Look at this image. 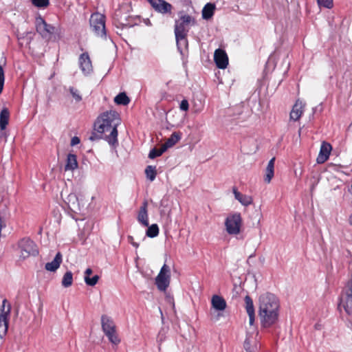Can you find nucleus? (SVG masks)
Returning <instances> with one entry per match:
<instances>
[{
  "label": "nucleus",
  "mask_w": 352,
  "mask_h": 352,
  "mask_svg": "<svg viewBox=\"0 0 352 352\" xmlns=\"http://www.w3.org/2000/svg\"><path fill=\"white\" fill-rule=\"evenodd\" d=\"M280 302L273 294L265 293L258 298V317L261 326L267 329L274 327L278 321Z\"/></svg>",
  "instance_id": "obj_1"
},
{
  "label": "nucleus",
  "mask_w": 352,
  "mask_h": 352,
  "mask_svg": "<svg viewBox=\"0 0 352 352\" xmlns=\"http://www.w3.org/2000/svg\"><path fill=\"white\" fill-rule=\"evenodd\" d=\"M120 123L119 114L116 111H107L98 117L94 122V131L99 134L109 133L105 135L104 139L111 146H116L118 142L117 127Z\"/></svg>",
  "instance_id": "obj_2"
},
{
  "label": "nucleus",
  "mask_w": 352,
  "mask_h": 352,
  "mask_svg": "<svg viewBox=\"0 0 352 352\" xmlns=\"http://www.w3.org/2000/svg\"><path fill=\"white\" fill-rule=\"evenodd\" d=\"M179 19L175 21V35L178 48L179 44L183 42L184 44L187 43L186 37L190 27L196 24V20L192 16L185 14L183 11L179 13Z\"/></svg>",
  "instance_id": "obj_3"
},
{
  "label": "nucleus",
  "mask_w": 352,
  "mask_h": 352,
  "mask_svg": "<svg viewBox=\"0 0 352 352\" xmlns=\"http://www.w3.org/2000/svg\"><path fill=\"white\" fill-rule=\"evenodd\" d=\"M19 261H23L30 256H36L39 252L36 244L30 238H23L18 241Z\"/></svg>",
  "instance_id": "obj_4"
},
{
  "label": "nucleus",
  "mask_w": 352,
  "mask_h": 352,
  "mask_svg": "<svg viewBox=\"0 0 352 352\" xmlns=\"http://www.w3.org/2000/svg\"><path fill=\"white\" fill-rule=\"evenodd\" d=\"M90 27L92 31L100 37L105 36V17L100 13H94L89 19Z\"/></svg>",
  "instance_id": "obj_5"
},
{
  "label": "nucleus",
  "mask_w": 352,
  "mask_h": 352,
  "mask_svg": "<svg viewBox=\"0 0 352 352\" xmlns=\"http://www.w3.org/2000/svg\"><path fill=\"white\" fill-rule=\"evenodd\" d=\"M242 219L240 213H234L228 216L225 222L226 231L230 234H238L240 232Z\"/></svg>",
  "instance_id": "obj_6"
},
{
  "label": "nucleus",
  "mask_w": 352,
  "mask_h": 352,
  "mask_svg": "<svg viewBox=\"0 0 352 352\" xmlns=\"http://www.w3.org/2000/svg\"><path fill=\"white\" fill-rule=\"evenodd\" d=\"M170 280V268L164 264L157 277L155 278V284L160 291L164 292L169 286Z\"/></svg>",
  "instance_id": "obj_7"
},
{
  "label": "nucleus",
  "mask_w": 352,
  "mask_h": 352,
  "mask_svg": "<svg viewBox=\"0 0 352 352\" xmlns=\"http://www.w3.org/2000/svg\"><path fill=\"white\" fill-rule=\"evenodd\" d=\"M8 303L7 300H3L2 303V313L0 314V339H2L8 331V316L10 311V305H8V309L5 310L6 304Z\"/></svg>",
  "instance_id": "obj_8"
},
{
  "label": "nucleus",
  "mask_w": 352,
  "mask_h": 352,
  "mask_svg": "<svg viewBox=\"0 0 352 352\" xmlns=\"http://www.w3.org/2000/svg\"><path fill=\"white\" fill-rule=\"evenodd\" d=\"M36 29L43 37H47L54 32L55 28L47 24L41 16H38L36 19Z\"/></svg>",
  "instance_id": "obj_9"
},
{
  "label": "nucleus",
  "mask_w": 352,
  "mask_h": 352,
  "mask_svg": "<svg viewBox=\"0 0 352 352\" xmlns=\"http://www.w3.org/2000/svg\"><path fill=\"white\" fill-rule=\"evenodd\" d=\"M153 9L163 14H170L173 6L164 0H148Z\"/></svg>",
  "instance_id": "obj_10"
},
{
  "label": "nucleus",
  "mask_w": 352,
  "mask_h": 352,
  "mask_svg": "<svg viewBox=\"0 0 352 352\" xmlns=\"http://www.w3.org/2000/svg\"><path fill=\"white\" fill-rule=\"evenodd\" d=\"M78 63L82 72L85 75H89L93 72L91 61L87 52L80 55Z\"/></svg>",
  "instance_id": "obj_11"
},
{
  "label": "nucleus",
  "mask_w": 352,
  "mask_h": 352,
  "mask_svg": "<svg viewBox=\"0 0 352 352\" xmlns=\"http://www.w3.org/2000/svg\"><path fill=\"white\" fill-rule=\"evenodd\" d=\"M214 60L217 67L219 69H226L228 65V57L222 49H217L214 53Z\"/></svg>",
  "instance_id": "obj_12"
},
{
  "label": "nucleus",
  "mask_w": 352,
  "mask_h": 352,
  "mask_svg": "<svg viewBox=\"0 0 352 352\" xmlns=\"http://www.w3.org/2000/svg\"><path fill=\"white\" fill-rule=\"evenodd\" d=\"M331 150V145L329 143L323 142L321 144L320 152L316 159L317 163H324L329 159Z\"/></svg>",
  "instance_id": "obj_13"
},
{
  "label": "nucleus",
  "mask_w": 352,
  "mask_h": 352,
  "mask_svg": "<svg viewBox=\"0 0 352 352\" xmlns=\"http://www.w3.org/2000/svg\"><path fill=\"white\" fill-rule=\"evenodd\" d=\"M148 202L144 200L140 208V210L138 214L137 220L144 227L148 226Z\"/></svg>",
  "instance_id": "obj_14"
},
{
  "label": "nucleus",
  "mask_w": 352,
  "mask_h": 352,
  "mask_svg": "<svg viewBox=\"0 0 352 352\" xmlns=\"http://www.w3.org/2000/svg\"><path fill=\"white\" fill-rule=\"evenodd\" d=\"M304 107L305 105L301 101L297 100L290 112V120H298L304 111Z\"/></svg>",
  "instance_id": "obj_15"
},
{
  "label": "nucleus",
  "mask_w": 352,
  "mask_h": 352,
  "mask_svg": "<svg viewBox=\"0 0 352 352\" xmlns=\"http://www.w3.org/2000/svg\"><path fill=\"white\" fill-rule=\"evenodd\" d=\"M101 326L104 333L116 329V326L113 319L107 315H102L101 316Z\"/></svg>",
  "instance_id": "obj_16"
},
{
  "label": "nucleus",
  "mask_w": 352,
  "mask_h": 352,
  "mask_svg": "<svg viewBox=\"0 0 352 352\" xmlns=\"http://www.w3.org/2000/svg\"><path fill=\"white\" fill-rule=\"evenodd\" d=\"M212 308L217 311H223L226 308V302L224 298L219 295H214L211 299Z\"/></svg>",
  "instance_id": "obj_17"
},
{
  "label": "nucleus",
  "mask_w": 352,
  "mask_h": 352,
  "mask_svg": "<svg viewBox=\"0 0 352 352\" xmlns=\"http://www.w3.org/2000/svg\"><path fill=\"white\" fill-rule=\"evenodd\" d=\"M234 198L238 200L243 206H248L252 204L253 199L251 196L241 194L236 188H233Z\"/></svg>",
  "instance_id": "obj_18"
},
{
  "label": "nucleus",
  "mask_w": 352,
  "mask_h": 352,
  "mask_svg": "<svg viewBox=\"0 0 352 352\" xmlns=\"http://www.w3.org/2000/svg\"><path fill=\"white\" fill-rule=\"evenodd\" d=\"M65 201L70 210L75 211L80 209L78 199L75 193L68 195Z\"/></svg>",
  "instance_id": "obj_19"
},
{
  "label": "nucleus",
  "mask_w": 352,
  "mask_h": 352,
  "mask_svg": "<svg viewBox=\"0 0 352 352\" xmlns=\"http://www.w3.org/2000/svg\"><path fill=\"white\" fill-rule=\"evenodd\" d=\"M61 263L62 254L60 252H58L52 261L45 264V268L47 271L55 272L60 267Z\"/></svg>",
  "instance_id": "obj_20"
},
{
  "label": "nucleus",
  "mask_w": 352,
  "mask_h": 352,
  "mask_svg": "<svg viewBox=\"0 0 352 352\" xmlns=\"http://www.w3.org/2000/svg\"><path fill=\"white\" fill-rule=\"evenodd\" d=\"M274 163L275 157H272L268 162V164L265 168V173L264 176V180L266 183L269 184L274 177Z\"/></svg>",
  "instance_id": "obj_21"
},
{
  "label": "nucleus",
  "mask_w": 352,
  "mask_h": 352,
  "mask_svg": "<svg viewBox=\"0 0 352 352\" xmlns=\"http://www.w3.org/2000/svg\"><path fill=\"white\" fill-rule=\"evenodd\" d=\"M78 168L76 155L69 153L67 155L65 170H74Z\"/></svg>",
  "instance_id": "obj_22"
},
{
  "label": "nucleus",
  "mask_w": 352,
  "mask_h": 352,
  "mask_svg": "<svg viewBox=\"0 0 352 352\" xmlns=\"http://www.w3.org/2000/svg\"><path fill=\"white\" fill-rule=\"evenodd\" d=\"M215 10V5L214 3H208L202 9V18L208 20L212 17Z\"/></svg>",
  "instance_id": "obj_23"
},
{
  "label": "nucleus",
  "mask_w": 352,
  "mask_h": 352,
  "mask_svg": "<svg viewBox=\"0 0 352 352\" xmlns=\"http://www.w3.org/2000/svg\"><path fill=\"white\" fill-rule=\"evenodd\" d=\"M344 308L347 314L352 317V291L350 289L346 291Z\"/></svg>",
  "instance_id": "obj_24"
},
{
  "label": "nucleus",
  "mask_w": 352,
  "mask_h": 352,
  "mask_svg": "<svg viewBox=\"0 0 352 352\" xmlns=\"http://www.w3.org/2000/svg\"><path fill=\"white\" fill-rule=\"evenodd\" d=\"M10 113L7 108H3L0 113V129L4 130L8 124Z\"/></svg>",
  "instance_id": "obj_25"
},
{
  "label": "nucleus",
  "mask_w": 352,
  "mask_h": 352,
  "mask_svg": "<svg viewBox=\"0 0 352 352\" xmlns=\"http://www.w3.org/2000/svg\"><path fill=\"white\" fill-rule=\"evenodd\" d=\"M181 138V135L179 133L174 132L172 133L170 137L165 142L162 146L167 150L168 148L174 146Z\"/></svg>",
  "instance_id": "obj_26"
},
{
  "label": "nucleus",
  "mask_w": 352,
  "mask_h": 352,
  "mask_svg": "<svg viewBox=\"0 0 352 352\" xmlns=\"http://www.w3.org/2000/svg\"><path fill=\"white\" fill-rule=\"evenodd\" d=\"M104 335L107 337L109 341L113 345H118L120 342V339L116 331V329L105 333Z\"/></svg>",
  "instance_id": "obj_27"
},
{
  "label": "nucleus",
  "mask_w": 352,
  "mask_h": 352,
  "mask_svg": "<svg viewBox=\"0 0 352 352\" xmlns=\"http://www.w3.org/2000/svg\"><path fill=\"white\" fill-rule=\"evenodd\" d=\"M73 283V274L71 271H67L63 275L61 284L64 287H69Z\"/></svg>",
  "instance_id": "obj_28"
},
{
  "label": "nucleus",
  "mask_w": 352,
  "mask_h": 352,
  "mask_svg": "<svg viewBox=\"0 0 352 352\" xmlns=\"http://www.w3.org/2000/svg\"><path fill=\"white\" fill-rule=\"evenodd\" d=\"M114 102L117 104L126 105L129 103L130 99L124 92H122L115 97Z\"/></svg>",
  "instance_id": "obj_29"
},
{
  "label": "nucleus",
  "mask_w": 352,
  "mask_h": 352,
  "mask_svg": "<svg viewBox=\"0 0 352 352\" xmlns=\"http://www.w3.org/2000/svg\"><path fill=\"white\" fill-rule=\"evenodd\" d=\"M145 174L147 179L153 182L155 180L157 175L156 167L151 165L147 166L145 169Z\"/></svg>",
  "instance_id": "obj_30"
},
{
  "label": "nucleus",
  "mask_w": 352,
  "mask_h": 352,
  "mask_svg": "<svg viewBox=\"0 0 352 352\" xmlns=\"http://www.w3.org/2000/svg\"><path fill=\"white\" fill-rule=\"evenodd\" d=\"M148 229L146 232V235L150 238H154L159 234V228L158 226L155 223L152 224L151 226H147Z\"/></svg>",
  "instance_id": "obj_31"
},
{
  "label": "nucleus",
  "mask_w": 352,
  "mask_h": 352,
  "mask_svg": "<svg viewBox=\"0 0 352 352\" xmlns=\"http://www.w3.org/2000/svg\"><path fill=\"white\" fill-rule=\"evenodd\" d=\"M244 301L247 314L255 312L253 300L251 297L250 296H245Z\"/></svg>",
  "instance_id": "obj_32"
},
{
  "label": "nucleus",
  "mask_w": 352,
  "mask_h": 352,
  "mask_svg": "<svg viewBox=\"0 0 352 352\" xmlns=\"http://www.w3.org/2000/svg\"><path fill=\"white\" fill-rule=\"evenodd\" d=\"M166 151V148H164L162 145L159 149L154 148L150 151L148 153V157L150 159H154L162 155Z\"/></svg>",
  "instance_id": "obj_33"
},
{
  "label": "nucleus",
  "mask_w": 352,
  "mask_h": 352,
  "mask_svg": "<svg viewBox=\"0 0 352 352\" xmlns=\"http://www.w3.org/2000/svg\"><path fill=\"white\" fill-rule=\"evenodd\" d=\"M69 91L76 102H79L82 100V98L78 89L74 87H70Z\"/></svg>",
  "instance_id": "obj_34"
},
{
  "label": "nucleus",
  "mask_w": 352,
  "mask_h": 352,
  "mask_svg": "<svg viewBox=\"0 0 352 352\" xmlns=\"http://www.w3.org/2000/svg\"><path fill=\"white\" fill-rule=\"evenodd\" d=\"M99 276L94 275L93 277L90 278L89 276H85L84 280L85 283L89 286H95L99 280Z\"/></svg>",
  "instance_id": "obj_35"
},
{
  "label": "nucleus",
  "mask_w": 352,
  "mask_h": 352,
  "mask_svg": "<svg viewBox=\"0 0 352 352\" xmlns=\"http://www.w3.org/2000/svg\"><path fill=\"white\" fill-rule=\"evenodd\" d=\"M32 4L37 8H46L49 4V0H31Z\"/></svg>",
  "instance_id": "obj_36"
},
{
  "label": "nucleus",
  "mask_w": 352,
  "mask_h": 352,
  "mask_svg": "<svg viewBox=\"0 0 352 352\" xmlns=\"http://www.w3.org/2000/svg\"><path fill=\"white\" fill-rule=\"evenodd\" d=\"M318 4L320 7L326 8H331L333 7V0H317Z\"/></svg>",
  "instance_id": "obj_37"
},
{
  "label": "nucleus",
  "mask_w": 352,
  "mask_h": 352,
  "mask_svg": "<svg viewBox=\"0 0 352 352\" xmlns=\"http://www.w3.org/2000/svg\"><path fill=\"white\" fill-rule=\"evenodd\" d=\"M5 76L4 71L1 65H0V94L2 92L4 85Z\"/></svg>",
  "instance_id": "obj_38"
},
{
  "label": "nucleus",
  "mask_w": 352,
  "mask_h": 352,
  "mask_svg": "<svg viewBox=\"0 0 352 352\" xmlns=\"http://www.w3.org/2000/svg\"><path fill=\"white\" fill-rule=\"evenodd\" d=\"M179 108L182 111H187L189 108V104H188V100H182L180 105H179Z\"/></svg>",
  "instance_id": "obj_39"
},
{
  "label": "nucleus",
  "mask_w": 352,
  "mask_h": 352,
  "mask_svg": "<svg viewBox=\"0 0 352 352\" xmlns=\"http://www.w3.org/2000/svg\"><path fill=\"white\" fill-rule=\"evenodd\" d=\"M96 133L97 132H96V131L92 133V134L91 135V136L89 138L91 141H95V140L102 138V134L98 135V134H96Z\"/></svg>",
  "instance_id": "obj_40"
},
{
  "label": "nucleus",
  "mask_w": 352,
  "mask_h": 352,
  "mask_svg": "<svg viewBox=\"0 0 352 352\" xmlns=\"http://www.w3.org/2000/svg\"><path fill=\"white\" fill-rule=\"evenodd\" d=\"M249 316V322L250 325H252L255 320V312L248 314Z\"/></svg>",
  "instance_id": "obj_41"
},
{
  "label": "nucleus",
  "mask_w": 352,
  "mask_h": 352,
  "mask_svg": "<svg viewBox=\"0 0 352 352\" xmlns=\"http://www.w3.org/2000/svg\"><path fill=\"white\" fill-rule=\"evenodd\" d=\"M128 241L135 248L139 247V244L133 241V237L132 236H128Z\"/></svg>",
  "instance_id": "obj_42"
},
{
  "label": "nucleus",
  "mask_w": 352,
  "mask_h": 352,
  "mask_svg": "<svg viewBox=\"0 0 352 352\" xmlns=\"http://www.w3.org/2000/svg\"><path fill=\"white\" fill-rule=\"evenodd\" d=\"M79 143H80V139L78 137L74 136L72 138L71 146H73L77 145Z\"/></svg>",
  "instance_id": "obj_43"
},
{
  "label": "nucleus",
  "mask_w": 352,
  "mask_h": 352,
  "mask_svg": "<svg viewBox=\"0 0 352 352\" xmlns=\"http://www.w3.org/2000/svg\"><path fill=\"white\" fill-rule=\"evenodd\" d=\"M92 274V270L91 268H87L85 272V276H89Z\"/></svg>",
  "instance_id": "obj_44"
},
{
  "label": "nucleus",
  "mask_w": 352,
  "mask_h": 352,
  "mask_svg": "<svg viewBox=\"0 0 352 352\" xmlns=\"http://www.w3.org/2000/svg\"><path fill=\"white\" fill-rule=\"evenodd\" d=\"M348 221H349V225L352 226V214L349 217Z\"/></svg>",
  "instance_id": "obj_45"
},
{
  "label": "nucleus",
  "mask_w": 352,
  "mask_h": 352,
  "mask_svg": "<svg viewBox=\"0 0 352 352\" xmlns=\"http://www.w3.org/2000/svg\"><path fill=\"white\" fill-rule=\"evenodd\" d=\"M351 189H352V184H351Z\"/></svg>",
  "instance_id": "obj_46"
}]
</instances>
